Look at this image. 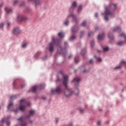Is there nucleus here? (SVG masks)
I'll return each mask as SVG.
<instances>
[{"instance_id": "obj_1", "label": "nucleus", "mask_w": 126, "mask_h": 126, "mask_svg": "<svg viewBox=\"0 0 126 126\" xmlns=\"http://www.w3.org/2000/svg\"><path fill=\"white\" fill-rule=\"evenodd\" d=\"M55 45L58 47V53L63 54V56L66 54V49H65V48L62 49L61 47V40L55 39V38H52V41L49 43V46L47 48V49L51 53H53V52L55 51Z\"/></svg>"}, {"instance_id": "obj_2", "label": "nucleus", "mask_w": 126, "mask_h": 126, "mask_svg": "<svg viewBox=\"0 0 126 126\" xmlns=\"http://www.w3.org/2000/svg\"><path fill=\"white\" fill-rule=\"evenodd\" d=\"M31 104L30 102H27L26 99H22L20 100V104L19 106V109L17 108L16 109H14V106L13 105V103L11 102H10L7 106V110L9 111V112H14V113H18L19 112V110L22 112H24L25 110H26L27 107H29Z\"/></svg>"}, {"instance_id": "obj_3", "label": "nucleus", "mask_w": 126, "mask_h": 126, "mask_svg": "<svg viewBox=\"0 0 126 126\" xmlns=\"http://www.w3.org/2000/svg\"><path fill=\"white\" fill-rule=\"evenodd\" d=\"M63 84L65 86L66 88L64 91V95L65 97H70L71 95L73 94H75V95H77L78 93H79V90L78 89L76 88L75 90H72V89L70 88H68L67 87V83H68V76L66 75H63Z\"/></svg>"}, {"instance_id": "obj_4", "label": "nucleus", "mask_w": 126, "mask_h": 126, "mask_svg": "<svg viewBox=\"0 0 126 126\" xmlns=\"http://www.w3.org/2000/svg\"><path fill=\"white\" fill-rule=\"evenodd\" d=\"M117 8V4H111L110 6L105 8V12L104 14H102V15L104 16V18L106 21H108L109 20V18H108V15H112V13L111 12V10H115Z\"/></svg>"}, {"instance_id": "obj_5", "label": "nucleus", "mask_w": 126, "mask_h": 126, "mask_svg": "<svg viewBox=\"0 0 126 126\" xmlns=\"http://www.w3.org/2000/svg\"><path fill=\"white\" fill-rule=\"evenodd\" d=\"M77 6V3L76 1H74L72 3V5L69 9V12L70 14L67 16V18H69L70 17H72L73 21L76 22V17L75 16V15L73 14V10H74V8Z\"/></svg>"}, {"instance_id": "obj_6", "label": "nucleus", "mask_w": 126, "mask_h": 126, "mask_svg": "<svg viewBox=\"0 0 126 126\" xmlns=\"http://www.w3.org/2000/svg\"><path fill=\"white\" fill-rule=\"evenodd\" d=\"M51 93L53 95H56V94H62L63 93V88L62 86H58L56 89H51Z\"/></svg>"}, {"instance_id": "obj_7", "label": "nucleus", "mask_w": 126, "mask_h": 126, "mask_svg": "<svg viewBox=\"0 0 126 126\" xmlns=\"http://www.w3.org/2000/svg\"><path fill=\"white\" fill-rule=\"evenodd\" d=\"M45 86V85H40L39 86H33L30 89V91L31 92H37L38 90V88H40V89H42L43 87Z\"/></svg>"}, {"instance_id": "obj_8", "label": "nucleus", "mask_w": 126, "mask_h": 126, "mask_svg": "<svg viewBox=\"0 0 126 126\" xmlns=\"http://www.w3.org/2000/svg\"><path fill=\"white\" fill-rule=\"evenodd\" d=\"M80 80H81V79L78 77L74 78L73 79L72 82L74 83L75 87H77V86H79V82H80Z\"/></svg>"}, {"instance_id": "obj_9", "label": "nucleus", "mask_w": 126, "mask_h": 126, "mask_svg": "<svg viewBox=\"0 0 126 126\" xmlns=\"http://www.w3.org/2000/svg\"><path fill=\"white\" fill-rule=\"evenodd\" d=\"M25 119H26V117H21L20 118L18 119V121L21 123V126H27V124L26 122H24Z\"/></svg>"}, {"instance_id": "obj_10", "label": "nucleus", "mask_w": 126, "mask_h": 126, "mask_svg": "<svg viewBox=\"0 0 126 126\" xmlns=\"http://www.w3.org/2000/svg\"><path fill=\"white\" fill-rule=\"evenodd\" d=\"M126 64V61H122L120 63V64L118 66H116L114 68V69H116V70H118V69H121V68H122V66L123 65H125Z\"/></svg>"}, {"instance_id": "obj_11", "label": "nucleus", "mask_w": 126, "mask_h": 126, "mask_svg": "<svg viewBox=\"0 0 126 126\" xmlns=\"http://www.w3.org/2000/svg\"><path fill=\"white\" fill-rule=\"evenodd\" d=\"M20 29L19 27H15L13 30V34L14 35H18V34H20Z\"/></svg>"}, {"instance_id": "obj_12", "label": "nucleus", "mask_w": 126, "mask_h": 126, "mask_svg": "<svg viewBox=\"0 0 126 126\" xmlns=\"http://www.w3.org/2000/svg\"><path fill=\"white\" fill-rule=\"evenodd\" d=\"M29 115H27L26 116V119H30L32 116H33L35 114V110H31L29 111Z\"/></svg>"}, {"instance_id": "obj_13", "label": "nucleus", "mask_w": 126, "mask_h": 126, "mask_svg": "<svg viewBox=\"0 0 126 126\" xmlns=\"http://www.w3.org/2000/svg\"><path fill=\"white\" fill-rule=\"evenodd\" d=\"M4 10L7 14H9L12 12V9L10 7H5Z\"/></svg>"}, {"instance_id": "obj_14", "label": "nucleus", "mask_w": 126, "mask_h": 126, "mask_svg": "<svg viewBox=\"0 0 126 126\" xmlns=\"http://www.w3.org/2000/svg\"><path fill=\"white\" fill-rule=\"evenodd\" d=\"M113 32H121L122 31V28L121 27H116L113 29Z\"/></svg>"}, {"instance_id": "obj_15", "label": "nucleus", "mask_w": 126, "mask_h": 126, "mask_svg": "<svg viewBox=\"0 0 126 126\" xmlns=\"http://www.w3.org/2000/svg\"><path fill=\"white\" fill-rule=\"evenodd\" d=\"M34 3L35 6L41 4V0H34Z\"/></svg>"}, {"instance_id": "obj_16", "label": "nucleus", "mask_w": 126, "mask_h": 126, "mask_svg": "<svg viewBox=\"0 0 126 126\" xmlns=\"http://www.w3.org/2000/svg\"><path fill=\"white\" fill-rule=\"evenodd\" d=\"M105 37V34L104 33H102L101 34H99L98 36V40H103L104 39V37Z\"/></svg>"}, {"instance_id": "obj_17", "label": "nucleus", "mask_w": 126, "mask_h": 126, "mask_svg": "<svg viewBox=\"0 0 126 126\" xmlns=\"http://www.w3.org/2000/svg\"><path fill=\"white\" fill-rule=\"evenodd\" d=\"M24 18V17H23V16L19 15L17 17V21H18V22H21V21H22V20H23Z\"/></svg>"}, {"instance_id": "obj_18", "label": "nucleus", "mask_w": 126, "mask_h": 126, "mask_svg": "<svg viewBox=\"0 0 126 126\" xmlns=\"http://www.w3.org/2000/svg\"><path fill=\"white\" fill-rule=\"evenodd\" d=\"M58 36L60 38H63V37H64V32H59Z\"/></svg>"}, {"instance_id": "obj_19", "label": "nucleus", "mask_w": 126, "mask_h": 126, "mask_svg": "<svg viewBox=\"0 0 126 126\" xmlns=\"http://www.w3.org/2000/svg\"><path fill=\"white\" fill-rule=\"evenodd\" d=\"M77 32V27L76 26H74L72 28V33H76V32Z\"/></svg>"}, {"instance_id": "obj_20", "label": "nucleus", "mask_w": 126, "mask_h": 126, "mask_svg": "<svg viewBox=\"0 0 126 126\" xmlns=\"http://www.w3.org/2000/svg\"><path fill=\"white\" fill-rule=\"evenodd\" d=\"M94 58L95 60L98 62V63H101L102 62V58L97 56H94Z\"/></svg>"}, {"instance_id": "obj_21", "label": "nucleus", "mask_w": 126, "mask_h": 126, "mask_svg": "<svg viewBox=\"0 0 126 126\" xmlns=\"http://www.w3.org/2000/svg\"><path fill=\"white\" fill-rule=\"evenodd\" d=\"M10 119V116H8L7 118H5L1 120V122L3 124V123H5L7 120Z\"/></svg>"}, {"instance_id": "obj_22", "label": "nucleus", "mask_w": 126, "mask_h": 126, "mask_svg": "<svg viewBox=\"0 0 126 126\" xmlns=\"http://www.w3.org/2000/svg\"><path fill=\"white\" fill-rule=\"evenodd\" d=\"M76 39V36L74 35V34H73L70 38L69 40L70 41H73V40H75Z\"/></svg>"}, {"instance_id": "obj_23", "label": "nucleus", "mask_w": 126, "mask_h": 126, "mask_svg": "<svg viewBox=\"0 0 126 126\" xmlns=\"http://www.w3.org/2000/svg\"><path fill=\"white\" fill-rule=\"evenodd\" d=\"M103 50L104 52H108L110 50V48L108 46H105L103 47Z\"/></svg>"}, {"instance_id": "obj_24", "label": "nucleus", "mask_w": 126, "mask_h": 126, "mask_svg": "<svg viewBox=\"0 0 126 126\" xmlns=\"http://www.w3.org/2000/svg\"><path fill=\"white\" fill-rule=\"evenodd\" d=\"M124 41H119V42H118L117 43V45H118V46H123V45H124Z\"/></svg>"}, {"instance_id": "obj_25", "label": "nucleus", "mask_w": 126, "mask_h": 126, "mask_svg": "<svg viewBox=\"0 0 126 126\" xmlns=\"http://www.w3.org/2000/svg\"><path fill=\"white\" fill-rule=\"evenodd\" d=\"M81 55H85V54H86V49H82L81 52Z\"/></svg>"}, {"instance_id": "obj_26", "label": "nucleus", "mask_w": 126, "mask_h": 126, "mask_svg": "<svg viewBox=\"0 0 126 126\" xmlns=\"http://www.w3.org/2000/svg\"><path fill=\"white\" fill-rule=\"evenodd\" d=\"M82 9V5L79 6V7L78 8L77 12H80V11H81Z\"/></svg>"}, {"instance_id": "obj_27", "label": "nucleus", "mask_w": 126, "mask_h": 126, "mask_svg": "<svg viewBox=\"0 0 126 126\" xmlns=\"http://www.w3.org/2000/svg\"><path fill=\"white\" fill-rule=\"evenodd\" d=\"M68 24H69V22L68 21V20H66L64 21V25L65 26H67V25H68Z\"/></svg>"}, {"instance_id": "obj_28", "label": "nucleus", "mask_w": 126, "mask_h": 126, "mask_svg": "<svg viewBox=\"0 0 126 126\" xmlns=\"http://www.w3.org/2000/svg\"><path fill=\"white\" fill-rule=\"evenodd\" d=\"M108 37L109 38H110L111 40H113L114 39V35H113L111 33L109 34L108 35Z\"/></svg>"}, {"instance_id": "obj_29", "label": "nucleus", "mask_w": 126, "mask_h": 126, "mask_svg": "<svg viewBox=\"0 0 126 126\" xmlns=\"http://www.w3.org/2000/svg\"><path fill=\"white\" fill-rule=\"evenodd\" d=\"M27 47V43H24L22 45V48L23 49H25Z\"/></svg>"}, {"instance_id": "obj_30", "label": "nucleus", "mask_w": 126, "mask_h": 126, "mask_svg": "<svg viewBox=\"0 0 126 126\" xmlns=\"http://www.w3.org/2000/svg\"><path fill=\"white\" fill-rule=\"evenodd\" d=\"M4 25V24H3V23H0V29H3Z\"/></svg>"}, {"instance_id": "obj_31", "label": "nucleus", "mask_w": 126, "mask_h": 126, "mask_svg": "<svg viewBox=\"0 0 126 126\" xmlns=\"http://www.w3.org/2000/svg\"><path fill=\"white\" fill-rule=\"evenodd\" d=\"M74 62L75 63H78L79 62V60H78V59H77V58L76 57L74 58Z\"/></svg>"}, {"instance_id": "obj_32", "label": "nucleus", "mask_w": 126, "mask_h": 126, "mask_svg": "<svg viewBox=\"0 0 126 126\" xmlns=\"http://www.w3.org/2000/svg\"><path fill=\"white\" fill-rule=\"evenodd\" d=\"M120 37H124L125 38H126V35L125 33H122L121 34H120Z\"/></svg>"}, {"instance_id": "obj_33", "label": "nucleus", "mask_w": 126, "mask_h": 126, "mask_svg": "<svg viewBox=\"0 0 126 126\" xmlns=\"http://www.w3.org/2000/svg\"><path fill=\"white\" fill-rule=\"evenodd\" d=\"M83 35H84V31H81L80 32V38H81V37H82Z\"/></svg>"}, {"instance_id": "obj_34", "label": "nucleus", "mask_w": 126, "mask_h": 126, "mask_svg": "<svg viewBox=\"0 0 126 126\" xmlns=\"http://www.w3.org/2000/svg\"><path fill=\"white\" fill-rule=\"evenodd\" d=\"M15 98H16V96H15V95H12L10 97V99L11 100H13V99H15Z\"/></svg>"}, {"instance_id": "obj_35", "label": "nucleus", "mask_w": 126, "mask_h": 126, "mask_svg": "<svg viewBox=\"0 0 126 126\" xmlns=\"http://www.w3.org/2000/svg\"><path fill=\"white\" fill-rule=\"evenodd\" d=\"M88 36L89 37H91L92 36H93V32H91L90 33H89Z\"/></svg>"}, {"instance_id": "obj_36", "label": "nucleus", "mask_w": 126, "mask_h": 126, "mask_svg": "<svg viewBox=\"0 0 126 126\" xmlns=\"http://www.w3.org/2000/svg\"><path fill=\"white\" fill-rule=\"evenodd\" d=\"M17 3H18V0H14L13 3L14 5H15V4H17Z\"/></svg>"}, {"instance_id": "obj_37", "label": "nucleus", "mask_w": 126, "mask_h": 126, "mask_svg": "<svg viewBox=\"0 0 126 126\" xmlns=\"http://www.w3.org/2000/svg\"><path fill=\"white\" fill-rule=\"evenodd\" d=\"M82 26H85V25H86V22L85 21L83 22L82 23Z\"/></svg>"}, {"instance_id": "obj_38", "label": "nucleus", "mask_w": 126, "mask_h": 126, "mask_svg": "<svg viewBox=\"0 0 126 126\" xmlns=\"http://www.w3.org/2000/svg\"><path fill=\"white\" fill-rule=\"evenodd\" d=\"M94 63L93 60L91 59L90 61V63L92 64V63Z\"/></svg>"}, {"instance_id": "obj_39", "label": "nucleus", "mask_w": 126, "mask_h": 126, "mask_svg": "<svg viewBox=\"0 0 126 126\" xmlns=\"http://www.w3.org/2000/svg\"><path fill=\"white\" fill-rule=\"evenodd\" d=\"M80 113H83V112H84V110L82 109H80Z\"/></svg>"}, {"instance_id": "obj_40", "label": "nucleus", "mask_w": 126, "mask_h": 126, "mask_svg": "<svg viewBox=\"0 0 126 126\" xmlns=\"http://www.w3.org/2000/svg\"><path fill=\"white\" fill-rule=\"evenodd\" d=\"M55 122H56V124H58V123H59V119H56L55 120Z\"/></svg>"}, {"instance_id": "obj_41", "label": "nucleus", "mask_w": 126, "mask_h": 126, "mask_svg": "<svg viewBox=\"0 0 126 126\" xmlns=\"http://www.w3.org/2000/svg\"><path fill=\"white\" fill-rule=\"evenodd\" d=\"M7 27H9V26H10V25H11V24H10V23L8 22L7 24Z\"/></svg>"}, {"instance_id": "obj_42", "label": "nucleus", "mask_w": 126, "mask_h": 126, "mask_svg": "<svg viewBox=\"0 0 126 126\" xmlns=\"http://www.w3.org/2000/svg\"><path fill=\"white\" fill-rule=\"evenodd\" d=\"M68 126H73V124H72V123H70L68 124Z\"/></svg>"}, {"instance_id": "obj_43", "label": "nucleus", "mask_w": 126, "mask_h": 126, "mask_svg": "<svg viewBox=\"0 0 126 126\" xmlns=\"http://www.w3.org/2000/svg\"><path fill=\"white\" fill-rule=\"evenodd\" d=\"M97 125H98V126H100V125H101V122L98 121V122H97Z\"/></svg>"}, {"instance_id": "obj_44", "label": "nucleus", "mask_w": 126, "mask_h": 126, "mask_svg": "<svg viewBox=\"0 0 126 126\" xmlns=\"http://www.w3.org/2000/svg\"><path fill=\"white\" fill-rule=\"evenodd\" d=\"M72 58V55H70L68 56V59H70V58Z\"/></svg>"}, {"instance_id": "obj_45", "label": "nucleus", "mask_w": 126, "mask_h": 126, "mask_svg": "<svg viewBox=\"0 0 126 126\" xmlns=\"http://www.w3.org/2000/svg\"><path fill=\"white\" fill-rule=\"evenodd\" d=\"M29 123L30 124H32V123H33V120H30Z\"/></svg>"}, {"instance_id": "obj_46", "label": "nucleus", "mask_w": 126, "mask_h": 126, "mask_svg": "<svg viewBox=\"0 0 126 126\" xmlns=\"http://www.w3.org/2000/svg\"><path fill=\"white\" fill-rule=\"evenodd\" d=\"M95 17H96V18L98 17V13H95Z\"/></svg>"}, {"instance_id": "obj_47", "label": "nucleus", "mask_w": 126, "mask_h": 126, "mask_svg": "<svg viewBox=\"0 0 126 126\" xmlns=\"http://www.w3.org/2000/svg\"><path fill=\"white\" fill-rule=\"evenodd\" d=\"M10 125V122H7V126H9Z\"/></svg>"}, {"instance_id": "obj_48", "label": "nucleus", "mask_w": 126, "mask_h": 126, "mask_svg": "<svg viewBox=\"0 0 126 126\" xmlns=\"http://www.w3.org/2000/svg\"><path fill=\"white\" fill-rule=\"evenodd\" d=\"M98 29H99V27H96L95 28V30H98Z\"/></svg>"}, {"instance_id": "obj_49", "label": "nucleus", "mask_w": 126, "mask_h": 126, "mask_svg": "<svg viewBox=\"0 0 126 126\" xmlns=\"http://www.w3.org/2000/svg\"><path fill=\"white\" fill-rule=\"evenodd\" d=\"M64 45H65V46H66V45H67V42H65V43H64Z\"/></svg>"}, {"instance_id": "obj_50", "label": "nucleus", "mask_w": 126, "mask_h": 126, "mask_svg": "<svg viewBox=\"0 0 126 126\" xmlns=\"http://www.w3.org/2000/svg\"><path fill=\"white\" fill-rule=\"evenodd\" d=\"M28 1H33V0H28Z\"/></svg>"}, {"instance_id": "obj_51", "label": "nucleus", "mask_w": 126, "mask_h": 126, "mask_svg": "<svg viewBox=\"0 0 126 126\" xmlns=\"http://www.w3.org/2000/svg\"><path fill=\"white\" fill-rule=\"evenodd\" d=\"M83 71V72H86V71H85V70H84Z\"/></svg>"}, {"instance_id": "obj_52", "label": "nucleus", "mask_w": 126, "mask_h": 126, "mask_svg": "<svg viewBox=\"0 0 126 126\" xmlns=\"http://www.w3.org/2000/svg\"><path fill=\"white\" fill-rule=\"evenodd\" d=\"M125 43H126V39H125Z\"/></svg>"}, {"instance_id": "obj_53", "label": "nucleus", "mask_w": 126, "mask_h": 126, "mask_svg": "<svg viewBox=\"0 0 126 126\" xmlns=\"http://www.w3.org/2000/svg\"><path fill=\"white\" fill-rule=\"evenodd\" d=\"M22 87H24V86H22Z\"/></svg>"}, {"instance_id": "obj_54", "label": "nucleus", "mask_w": 126, "mask_h": 126, "mask_svg": "<svg viewBox=\"0 0 126 126\" xmlns=\"http://www.w3.org/2000/svg\"><path fill=\"white\" fill-rule=\"evenodd\" d=\"M98 52H100V51H98Z\"/></svg>"}, {"instance_id": "obj_55", "label": "nucleus", "mask_w": 126, "mask_h": 126, "mask_svg": "<svg viewBox=\"0 0 126 126\" xmlns=\"http://www.w3.org/2000/svg\"><path fill=\"white\" fill-rule=\"evenodd\" d=\"M43 99H45L44 98H43Z\"/></svg>"}]
</instances>
